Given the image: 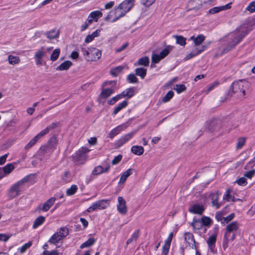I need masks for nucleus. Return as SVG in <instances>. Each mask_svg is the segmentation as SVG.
Returning a JSON list of instances; mask_svg holds the SVG:
<instances>
[{"label": "nucleus", "mask_w": 255, "mask_h": 255, "mask_svg": "<svg viewBox=\"0 0 255 255\" xmlns=\"http://www.w3.org/2000/svg\"><path fill=\"white\" fill-rule=\"evenodd\" d=\"M247 33L246 28L241 27L228 34L227 38L228 47L224 50V52H227L233 48Z\"/></svg>", "instance_id": "1"}, {"label": "nucleus", "mask_w": 255, "mask_h": 255, "mask_svg": "<svg viewBox=\"0 0 255 255\" xmlns=\"http://www.w3.org/2000/svg\"><path fill=\"white\" fill-rule=\"evenodd\" d=\"M248 86V82L245 80L234 82L227 94L226 98H231L234 94H237L239 97H244L245 95L246 90Z\"/></svg>", "instance_id": "2"}, {"label": "nucleus", "mask_w": 255, "mask_h": 255, "mask_svg": "<svg viewBox=\"0 0 255 255\" xmlns=\"http://www.w3.org/2000/svg\"><path fill=\"white\" fill-rule=\"evenodd\" d=\"M30 176V175L26 176L12 184L7 191V197L10 199H12L18 196L21 194V187L29 181Z\"/></svg>", "instance_id": "3"}, {"label": "nucleus", "mask_w": 255, "mask_h": 255, "mask_svg": "<svg viewBox=\"0 0 255 255\" xmlns=\"http://www.w3.org/2000/svg\"><path fill=\"white\" fill-rule=\"evenodd\" d=\"M69 234V229L67 227H62L58 232L54 233L48 242L51 244L56 245L65 238Z\"/></svg>", "instance_id": "4"}, {"label": "nucleus", "mask_w": 255, "mask_h": 255, "mask_svg": "<svg viewBox=\"0 0 255 255\" xmlns=\"http://www.w3.org/2000/svg\"><path fill=\"white\" fill-rule=\"evenodd\" d=\"M239 229V224L237 221H234L229 224L226 229V232L224 236V244H228L230 235L232 233L237 231Z\"/></svg>", "instance_id": "5"}, {"label": "nucleus", "mask_w": 255, "mask_h": 255, "mask_svg": "<svg viewBox=\"0 0 255 255\" xmlns=\"http://www.w3.org/2000/svg\"><path fill=\"white\" fill-rule=\"evenodd\" d=\"M136 131H132L121 136L114 143L115 148H119L128 141H129L135 134Z\"/></svg>", "instance_id": "6"}, {"label": "nucleus", "mask_w": 255, "mask_h": 255, "mask_svg": "<svg viewBox=\"0 0 255 255\" xmlns=\"http://www.w3.org/2000/svg\"><path fill=\"white\" fill-rule=\"evenodd\" d=\"M108 200H101L93 203L92 205L87 209L88 212H92L97 210H103L107 208Z\"/></svg>", "instance_id": "7"}, {"label": "nucleus", "mask_w": 255, "mask_h": 255, "mask_svg": "<svg viewBox=\"0 0 255 255\" xmlns=\"http://www.w3.org/2000/svg\"><path fill=\"white\" fill-rule=\"evenodd\" d=\"M184 241L187 244V246L190 247L192 249L195 250L196 252L198 251L197 250V247L196 245L194 236L192 233L189 232H186L184 233Z\"/></svg>", "instance_id": "8"}, {"label": "nucleus", "mask_w": 255, "mask_h": 255, "mask_svg": "<svg viewBox=\"0 0 255 255\" xmlns=\"http://www.w3.org/2000/svg\"><path fill=\"white\" fill-rule=\"evenodd\" d=\"M101 51L96 48L91 47L90 48L89 55L88 57H86V59L88 61H96L101 58Z\"/></svg>", "instance_id": "9"}, {"label": "nucleus", "mask_w": 255, "mask_h": 255, "mask_svg": "<svg viewBox=\"0 0 255 255\" xmlns=\"http://www.w3.org/2000/svg\"><path fill=\"white\" fill-rule=\"evenodd\" d=\"M118 204L117 205L118 211L122 214L125 215L127 212L126 203L122 197H119L118 198Z\"/></svg>", "instance_id": "10"}, {"label": "nucleus", "mask_w": 255, "mask_h": 255, "mask_svg": "<svg viewBox=\"0 0 255 255\" xmlns=\"http://www.w3.org/2000/svg\"><path fill=\"white\" fill-rule=\"evenodd\" d=\"M221 193L219 191H217L215 193H212L210 195V198L211 200L212 205L213 207H215L216 209L219 208L221 206V203L218 201L219 198Z\"/></svg>", "instance_id": "11"}, {"label": "nucleus", "mask_w": 255, "mask_h": 255, "mask_svg": "<svg viewBox=\"0 0 255 255\" xmlns=\"http://www.w3.org/2000/svg\"><path fill=\"white\" fill-rule=\"evenodd\" d=\"M103 15L102 13L99 10L91 12L88 16V19L89 23H92L93 21L97 22L98 19Z\"/></svg>", "instance_id": "12"}, {"label": "nucleus", "mask_w": 255, "mask_h": 255, "mask_svg": "<svg viewBox=\"0 0 255 255\" xmlns=\"http://www.w3.org/2000/svg\"><path fill=\"white\" fill-rule=\"evenodd\" d=\"M220 121L217 119L212 120L207 123V127L211 132L217 130L219 128Z\"/></svg>", "instance_id": "13"}, {"label": "nucleus", "mask_w": 255, "mask_h": 255, "mask_svg": "<svg viewBox=\"0 0 255 255\" xmlns=\"http://www.w3.org/2000/svg\"><path fill=\"white\" fill-rule=\"evenodd\" d=\"M127 126L125 125L118 126L113 129L109 133L108 137L111 139L113 138L116 135L118 134L121 131L125 130Z\"/></svg>", "instance_id": "14"}, {"label": "nucleus", "mask_w": 255, "mask_h": 255, "mask_svg": "<svg viewBox=\"0 0 255 255\" xmlns=\"http://www.w3.org/2000/svg\"><path fill=\"white\" fill-rule=\"evenodd\" d=\"M232 3H228L225 5L214 7L212 8L209 10V13L211 14H214L215 13H218L221 11L229 9L231 7Z\"/></svg>", "instance_id": "15"}, {"label": "nucleus", "mask_w": 255, "mask_h": 255, "mask_svg": "<svg viewBox=\"0 0 255 255\" xmlns=\"http://www.w3.org/2000/svg\"><path fill=\"white\" fill-rule=\"evenodd\" d=\"M203 206L198 204H194L189 208V212L193 214L201 215L204 211Z\"/></svg>", "instance_id": "16"}, {"label": "nucleus", "mask_w": 255, "mask_h": 255, "mask_svg": "<svg viewBox=\"0 0 255 255\" xmlns=\"http://www.w3.org/2000/svg\"><path fill=\"white\" fill-rule=\"evenodd\" d=\"M55 200L56 198L55 197H51L49 198L44 203L41 207H39V209L43 212L47 211L54 204Z\"/></svg>", "instance_id": "17"}, {"label": "nucleus", "mask_w": 255, "mask_h": 255, "mask_svg": "<svg viewBox=\"0 0 255 255\" xmlns=\"http://www.w3.org/2000/svg\"><path fill=\"white\" fill-rule=\"evenodd\" d=\"M121 7L118 5V7L115 8V18H113L111 21L115 22L120 18L123 17L127 13L123 9L120 8Z\"/></svg>", "instance_id": "18"}, {"label": "nucleus", "mask_w": 255, "mask_h": 255, "mask_svg": "<svg viewBox=\"0 0 255 255\" xmlns=\"http://www.w3.org/2000/svg\"><path fill=\"white\" fill-rule=\"evenodd\" d=\"M188 6L191 10L198 9L202 6V1L201 0H191L189 1Z\"/></svg>", "instance_id": "19"}, {"label": "nucleus", "mask_w": 255, "mask_h": 255, "mask_svg": "<svg viewBox=\"0 0 255 255\" xmlns=\"http://www.w3.org/2000/svg\"><path fill=\"white\" fill-rule=\"evenodd\" d=\"M115 91V89L114 88H110L102 87V92L100 94V96L103 99H107L110 96H111Z\"/></svg>", "instance_id": "20"}, {"label": "nucleus", "mask_w": 255, "mask_h": 255, "mask_svg": "<svg viewBox=\"0 0 255 255\" xmlns=\"http://www.w3.org/2000/svg\"><path fill=\"white\" fill-rule=\"evenodd\" d=\"M133 3H131L128 0H125L119 5L121 7L120 8H122L126 13H127L132 8V7L133 6Z\"/></svg>", "instance_id": "21"}, {"label": "nucleus", "mask_w": 255, "mask_h": 255, "mask_svg": "<svg viewBox=\"0 0 255 255\" xmlns=\"http://www.w3.org/2000/svg\"><path fill=\"white\" fill-rule=\"evenodd\" d=\"M45 35L49 39H54L59 37V31L56 29H52L45 33Z\"/></svg>", "instance_id": "22"}, {"label": "nucleus", "mask_w": 255, "mask_h": 255, "mask_svg": "<svg viewBox=\"0 0 255 255\" xmlns=\"http://www.w3.org/2000/svg\"><path fill=\"white\" fill-rule=\"evenodd\" d=\"M131 152L134 154L141 155L144 152V148L141 146L133 145L131 148Z\"/></svg>", "instance_id": "23"}, {"label": "nucleus", "mask_w": 255, "mask_h": 255, "mask_svg": "<svg viewBox=\"0 0 255 255\" xmlns=\"http://www.w3.org/2000/svg\"><path fill=\"white\" fill-rule=\"evenodd\" d=\"M100 32V30L97 29L91 34L88 35L85 38V42L88 43L91 42L95 37H98L99 36Z\"/></svg>", "instance_id": "24"}, {"label": "nucleus", "mask_w": 255, "mask_h": 255, "mask_svg": "<svg viewBox=\"0 0 255 255\" xmlns=\"http://www.w3.org/2000/svg\"><path fill=\"white\" fill-rule=\"evenodd\" d=\"M132 169H128L124 172L121 175L119 183L123 184L126 181L127 179L132 174Z\"/></svg>", "instance_id": "25"}, {"label": "nucleus", "mask_w": 255, "mask_h": 255, "mask_svg": "<svg viewBox=\"0 0 255 255\" xmlns=\"http://www.w3.org/2000/svg\"><path fill=\"white\" fill-rule=\"evenodd\" d=\"M128 105L127 101H124L122 103L118 104V105L115 108L113 112V115H115L117 114L121 110L126 108Z\"/></svg>", "instance_id": "26"}, {"label": "nucleus", "mask_w": 255, "mask_h": 255, "mask_svg": "<svg viewBox=\"0 0 255 255\" xmlns=\"http://www.w3.org/2000/svg\"><path fill=\"white\" fill-rule=\"evenodd\" d=\"M205 36L202 34L198 35L196 37L193 36L191 37V39L193 40L195 46L200 45L205 40Z\"/></svg>", "instance_id": "27"}, {"label": "nucleus", "mask_w": 255, "mask_h": 255, "mask_svg": "<svg viewBox=\"0 0 255 255\" xmlns=\"http://www.w3.org/2000/svg\"><path fill=\"white\" fill-rule=\"evenodd\" d=\"M216 236L213 235L210 236L208 240L207 241V243L208 244L209 248L211 250H213V248L215 246V244L216 242Z\"/></svg>", "instance_id": "28"}, {"label": "nucleus", "mask_w": 255, "mask_h": 255, "mask_svg": "<svg viewBox=\"0 0 255 255\" xmlns=\"http://www.w3.org/2000/svg\"><path fill=\"white\" fill-rule=\"evenodd\" d=\"M45 218L42 216H39L34 221L33 224V228L36 229L39 226L41 225L45 221Z\"/></svg>", "instance_id": "29"}, {"label": "nucleus", "mask_w": 255, "mask_h": 255, "mask_svg": "<svg viewBox=\"0 0 255 255\" xmlns=\"http://www.w3.org/2000/svg\"><path fill=\"white\" fill-rule=\"evenodd\" d=\"M71 65V62L70 61H66L58 66L56 68V70L59 71L66 70L69 69Z\"/></svg>", "instance_id": "30"}, {"label": "nucleus", "mask_w": 255, "mask_h": 255, "mask_svg": "<svg viewBox=\"0 0 255 255\" xmlns=\"http://www.w3.org/2000/svg\"><path fill=\"white\" fill-rule=\"evenodd\" d=\"M123 98L127 97L128 98H131L134 95V89L133 88H130L124 91L122 93Z\"/></svg>", "instance_id": "31"}, {"label": "nucleus", "mask_w": 255, "mask_h": 255, "mask_svg": "<svg viewBox=\"0 0 255 255\" xmlns=\"http://www.w3.org/2000/svg\"><path fill=\"white\" fill-rule=\"evenodd\" d=\"M135 75L139 76L142 79H144L146 74V69L144 68H137L135 70Z\"/></svg>", "instance_id": "32"}, {"label": "nucleus", "mask_w": 255, "mask_h": 255, "mask_svg": "<svg viewBox=\"0 0 255 255\" xmlns=\"http://www.w3.org/2000/svg\"><path fill=\"white\" fill-rule=\"evenodd\" d=\"M124 67L123 66H119L113 68L110 71V73L114 76H117L124 70Z\"/></svg>", "instance_id": "33"}, {"label": "nucleus", "mask_w": 255, "mask_h": 255, "mask_svg": "<svg viewBox=\"0 0 255 255\" xmlns=\"http://www.w3.org/2000/svg\"><path fill=\"white\" fill-rule=\"evenodd\" d=\"M95 242H96V240L94 238H90L86 242L83 243L80 246V248L82 249L85 248L90 247L92 246V245H93Z\"/></svg>", "instance_id": "34"}, {"label": "nucleus", "mask_w": 255, "mask_h": 255, "mask_svg": "<svg viewBox=\"0 0 255 255\" xmlns=\"http://www.w3.org/2000/svg\"><path fill=\"white\" fill-rule=\"evenodd\" d=\"M7 60L8 63L11 65L17 64L20 62V59L18 56H14L12 55H9L8 56Z\"/></svg>", "instance_id": "35"}, {"label": "nucleus", "mask_w": 255, "mask_h": 255, "mask_svg": "<svg viewBox=\"0 0 255 255\" xmlns=\"http://www.w3.org/2000/svg\"><path fill=\"white\" fill-rule=\"evenodd\" d=\"M139 230H135L133 233L132 234V235L131 236V237L128 239L127 242H126V245L127 246H128V244H130L132 242L134 241H136V240L138 239V237H139Z\"/></svg>", "instance_id": "36"}, {"label": "nucleus", "mask_w": 255, "mask_h": 255, "mask_svg": "<svg viewBox=\"0 0 255 255\" xmlns=\"http://www.w3.org/2000/svg\"><path fill=\"white\" fill-rule=\"evenodd\" d=\"M149 64V58L147 56H144L139 58L137 61L138 65H142L144 66H148Z\"/></svg>", "instance_id": "37"}, {"label": "nucleus", "mask_w": 255, "mask_h": 255, "mask_svg": "<svg viewBox=\"0 0 255 255\" xmlns=\"http://www.w3.org/2000/svg\"><path fill=\"white\" fill-rule=\"evenodd\" d=\"M45 54V48L42 46L35 52L34 58L42 59Z\"/></svg>", "instance_id": "38"}, {"label": "nucleus", "mask_w": 255, "mask_h": 255, "mask_svg": "<svg viewBox=\"0 0 255 255\" xmlns=\"http://www.w3.org/2000/svg\"><path fill=\"white\" fill-rule=\"evenodd\" d=\"M14 168V166L12 163H8L5 165L2 169L3 170L5 175L9 174Z\"/></svg>", "instance_id": "39"}, {"label": "nucleus", "mask_w": 255, "mask_h": 255, "mask_svg": "<svg viewBox=\"0 0 255 255\" xmlns=\"http://www.w3.org/2000/svg\"><path fill=\"white\" fill-rule=\"evenodd\" d=\"M174 38L176 39V43L181 46H184L186 44V39L181 35H175Z\"/></svg>", "instance_id": "40"}, {"label": "nucleus", "mask_w": 255, "mask_h": 255, "mask_svg": "<svg viewBox=\"0 0 255 255\" xmlns=\"http://www.w3.org/2000/svg\"><path fill=\"white\" fill-rule=\"evenodd\" d=\"M122 98H123V96H122V94L121 93V94H118V95H116V96L113 97L110 100H109L108 101V103L110 105H113L118 101H119V100H120V99H121Z\"/></svg>", "instance_id": "41"}, {"label": "nucleus", "mask_w": 255, "mask_h": 255, "mask_svg": "<svg viewBox=\"0 0 255 255\" xmlns=\"http://www.w3.org/2000/svg\"><path fill=\"white\" fill-rule=\"evenodd\" d=\"M60 49L59 48L55 49L52 52L51 56H50V60L52 61H56L60 54Z\"/></svg>", "instance_id": "42"}, {"label": "nucleus", "mask_w": 255, "mask_h": 255, "mask_svg": "<svg viewBox=\"0 0 255 255\" xmlns=\"http://www.w3.org/2000/svg\"><path fill=\"white\" fill-rule=\"evenodd\" d=\"M246 138L245 137H240L238 139V142L236 144L237 149L242 148L245 144Z\"/></svg>", "instance_id": "43"}, {"label": "nucleus", "mask_w": 255, "mask_h": 255, "mask_svg": "<svg viewBox=\"0 0 255 255\" xmlns=\"http://www.w3.org/2000/svg\"><path fill=\"white\" fill-rule=\"evenodd\" d=\"M198 46H195L193 47L192 50V53H198V55L200 53H201L202 51H204L206 48V46L205 45H202L201 48H199L198 47Z\"/></svg>", "instance_id": "44"}, {"label": "nucleus", "mask_w": 255, "mask_h": 255, "mask_svg": "<svg viewBox=\"0 0 255 255\" xmlns=\"http://www.w3.org/2000/svg\"><path fill=\"white\" fill-rule=\"evenodd\" d=\"M78 188L76 185H73L71 186L70 188H68L66 191V194L68 196H71L74 194L77 190Z\"/></svg>", "instance_id": "45"}, {"label": "nucleus", "mask_w": 255, "mask_h": 255, "mask_svg": "<svg viewBox=\"0 0 255 255\" xmlns=\"http://www.w3.org/2000/svg\"><path fill=\"white\" fill-rule=\"evenodd\" d=\"M103 173H104V167L101 165L95 167L92 171V174L96 175H99Z\"/></svg>", "instance_id": "46"}, {"label": "nucleus", "mask_w": 255, "mask_h": 255, "mask_svg": "<svg viewBox=\"0 0 255 255\" xmlns=\"http://www.w3.org/2000/svg\"><path fill=\"white\" fill-rule=\"evenodd\" d=\"M231 190L230 189L227 190L225 194L223 196V200H226L228 202L234 201L233 197L230 194Z\"/></svg>", "instance_id": "47"}, {"label": "nucleus", "mask_w": 255, "mask_h": 255, "mask_svg": "<svg viewBox=\"0 0 255 255\" xmlns=\"http://www.w3.org/2000/svg\"><path fill=\"white\" fill-rule=\"evenodd\" d=\"M38 140L37 138L35 136L30 141L25 145L24 148L27 150L33 146L35 143Z\"/></svg>", "instance_id": "48"}, {"label": "nucleus", "mask_w": 255, "mask_h": 255, "mask_svg": "<svg viewBox=\"0 0 255 255\" xmlns=\"http://www.w3.org/2000/svg\"><path fill=\"white\" fill-rule=\"evenodd\" d=\"M172 47L170 46H168L164 49L160 53L161 58L163 59L166 57L171 50Z\"/></svg>", "instance_id": "49"}, {"label": "nucleus", "mask_w": 255, "mask_h": 255, "mask_svg": "<svg viewBox=\"0 0 255 255\" xmlns=\"http://www.w3.org/2000/svg\"><path fill=\"white\" fill-rule=\"evenodd\" d=\"M174 93L172 91H169L163 98L162 101L164 103H166L169 101L173 96Z\"/></svg>", "instance_id": "50"}, {"label": "nucleus", "mask_w": 255, "mask_h": 255, "mask_svg": "<svg viewBox=\"0 0 255 255\" xmlns=\"http://www.w3.org/2000/svg\"><path fill=\"white\" fill-rule=\"evenodd\" d=\"M127 80L130 83H136L138 82V79L133 74H130L127 77Z\"/></svg>", "instance_id": "51"}, {"label": "nucleus", "mask_w": 255, "mask_h": 255, "mask_svg": "<svg viewBox=\"0 0 255 255\" xmlns=\"http://www.w3.org/2000/svg\"><path fill=\"white\" fill-rule=\"evenodd\" d=\"M116 84L117 82L116 81H106L103 83L102 87H106L108 86H111V88H114L115 89Z\"/></svg>", "instance_id": "52"}, {"label": "nucleus", "mask_w": 255, "mask_h": 255, "mask_svg": "<svg viewBox=\"0 0 255 255\" xmlns=\"http://www.w3.org/2000/svg\"><path fill=\"white\" fill-rule=\"evenodd\" d=\"M89 150L87 148H82L79 149L78 151L76 153V156H77V158L81 157L84 156L85 153L88 152Z\"/></svg>", "instance_id": "53"}, {"label": "nucleus", "mask_w": 255, "mask_h": 255, "mask_svg": "<svg viewBox=\"0 0 255 255\" xmlns=\"http://www.w3.org/2000/svg\"><path fill=\"white\" fill-rule=\"evenodd\" d=\"M174 90L176 91L178 93H180L186 90V87L183 84L176 85Z\"/></svg>", "instance_id": "54"}, {"label": "nucleus", "mask_w": 255, "mask_h": 255, "mask_svg": "<svg viewBox=\"0 0 255 255\" xmlns=\"http://www.w3.org/2000/svg\"><path fill=\"white\" fill-rule=\"evenodd\" d=\"M162 59L160 54H153L151 56L152 62L154 63H158Z\"/></svg>", "instance_id": "55"}, {"label": "nucleus", "mask_w": 255, "mask_h": 255, "mask_svg": "<svg viewBox=\"0 0 255 255\" xmlns=\"http://www.w3.org/2000/svg\"><path fill=\"white\" fill-rule=\"evenodd\" d=\"M32 245V242L29 241L27 243L24 244L20 248V252L21 253L25 252Z\"/></svg>", "instance_id": "56"}, {"label": "nucleus", "mask_w": 255, "mask_h": 255, "mask_svg": "<svg viewBox=\"0 0 255 255\" xmlns=\"http://www.w3.org/2000/svg\"><path fill=\"white\" fill-rule=\"evenodd\" d=\"M156 0H141V3L145 7H149Z\"/></svg>", "instance_id": "57"}, {"label": "nucleus", "mask_w": 255, "mask_h": 255, "mask_svg": "<svg viewBox=\"0 0 255 255\" xmlns=\"http://www.w3.org/2000/svg\"><path fill=\"white\" fill-rule=\"evenodd\" d=\"M170 245L164 244L162 247V255H167L169 252Z\"/></svg>", "instance_id": "58"}, {"label": "nucleus", "mask_w": 255, "mask_h": 255, "mask_svg": "<svg viewBox=\"0 0 255 255\" xmlns=\"http://www.w3.org/2000/svg\"><path fill=\"white\" fill-rule=\"evenodd\" d=\"M218 84V82H215L213 83H212L208 85L206 89L205 90V92L207 94L209 92H210L211 91H212L216 86H217Z\"/></svg>", "instance_id": "59"}, {"label": "nucleus", "mask_w": 255, "mask_h": 255, "mask_svg": "<svg viewBox=\"0 0 255 255\" xmlns=\"http://www.w3.org/2000/svg\"><path fill=\"white\" fill-rule=\"evenodd\" d=\"M246 9L249 11L250 12H253L255 11V1H254L250 3L247 6Z\"/></svg>", "instance_id": "60"}, {"label": "nucleus", "mask_w": 255, "mask_h": 255, "mask_svg": "<svg viewBox=\"0 0 255 255\" xmlns=\"http://www.w3.org/2000/svg\"><path fill=\"white\" fill-rule=\"evenodd\" d=\"M236 182L241 186H244L246 185L247 183L246 179L245 177V176L240 178L239 179L236 180Z\"/></svg>", "instance_id": "61"}, {"label": "nucleus", "mask_w": 255, "mask_h": 255, "mask_svg": "<svg viewBox=\"0 0 255 255\" xmlns=\"http://www.w3.org/2000/svg\"><path fill=\"white\" fill-rule=\"evenodd\" d=\"M48 132L49 131L48 129L45 128L44 129L39 132L35 136L38 139H39L40 138L47 134Z\"/></svg>", "instance_id": "62"}, {"label": "nucleus", "mask_w": 255, "mask_h": 255, "mask_svg": "<svg viewBox=\"0 0 255 255\" xmlns=\"http://www.w3.org/2000/svg\"><path fill=\"white\" fill-rule=\"evenodd\" d=\"M122 157L123 156L121 154H119L118 156H115L112 161V164L116 165L118 164L121 161Z\"/></svg>", "instance_id": "63"}, {"label": "nucleus", "mask_w": 255, "mask_h": 255, "mask_svg": "<svg viewBox=\"0 0 255 255\" xmlns=\"http://www.w3.org/2000/svg\"><path fill=\"white\" fill-rule=\"evenodd\" d=\"M58 253L56 250H53L51 251H49L47 250H44L43 252V255H58Z\"/></svg>", "instance_id": "64"}]
</instances>
